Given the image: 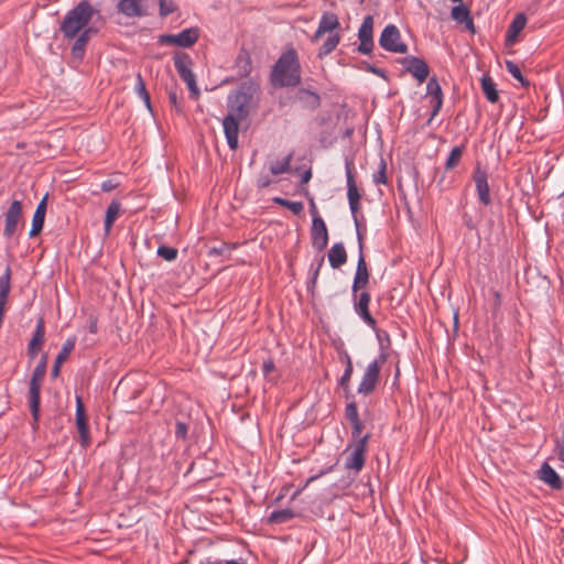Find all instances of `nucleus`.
<instances>
[{"mask_svg":"<svg viewBox=\"0 0 564 564\" xmlns=\"http://www.w3.org/2000/svg\"><path fill=\"white\" fill-rule=\"evenodd\" d=\"M302 67L294 47H289L272 66L270 79L274 87H296L302 80Z\"/></svg>","mask_w":564,"mask_h":564,"instance_id":"f257e3e1","label":"nucleus"},{"mask_svg":"<svg viewBox=\"0 0 564 564\" xmlns=\"http://www.w3.org/2000/svg\"><path fill=\"white\" fill-rule=\"evenodd\" d=\"M97 13L98 10H96L88 0L79 1L74 8L67 11L59 23V31L64 39L73 40L79 32L89 29V22L94 14Z\"/></svg>","mask_w":564,"mask_h":564,"instance_id":"f03ea898","label":"nucleus"},{"mask_svg":"<svg viewBox=\"0 0 564 564\" xmlns=\"http://www.w3.org/2000/svg\"><path fill=\"white\" fill-rule=\"evenodd\" d=\"M47 354H43L33 369L29 382V408L32 416V427L35 430L40 422L41 389L47 369Z\"/></svg>","mask_w":564,"mask_h":564,"instance_id":"7ed1b4c3","label":"nucleus"},{"mask_svg":"<svg viewBox=\"0 0 564 564\" xmlns=\"http://www.w3.org/2000/svg\"><path fill=\"white\" fill-rule=\"evenodd\" d=\"M256 91L257 86L251 83H243L237 89L230 91L227 97L228 112L240 118H247Z\"/></svg>","mask_w":564,"mask_h":564,"instance_id":"20e7f679","label":"nucleus"},{"mask_svg":"<svg viewBox=\"0 0 564 564\" xmlns=\"http://www.w3.org/2000/svg\"><path fill=\"white\" fill-rule=\"evenodd\" d=\"M345 172H346V184H347V198L349 204V209L355 223V227L361 226V219L364 220V217H359L360 213V199L361 194L357 187L356 181H355V164L354 160L350 158L345 159Z\"/></svg>","mask_w":564,"mask_h":564,"instance_id":"39448f33","label":"nucleus"},{"mask_svg":"<svg viewBox=\"0 0 564 564\" xmlns=\"http://www.w3.org/2000/svg\"><path fill=\"white\" fill-rule=\"evenodd\" d=\"M174 67L181 77V79L187 85L189 90V97L197 99L199 96V89L196 84V76L193 73V59L185 52H175L173 55Z\"/></svg>","mask_w":564,"mask_h":564,"instance_id":"423d86ee","label":"nucleus"},{"mask_svg":"<svg viewBox=\"0 0 564 564\" xmlns=\"http://www.w3.org/2000/svg\"><path fill=\"white\" fill-rule=\"evenodd\" d=\"M387 361V355L381 352L366 367L361 380L357 388V393L364 397L372 394L380 381L381 367Z\"/></svg>","mask_w":564,"mask_h":564,"instance_id":"0eeeda50","label":"nucleus"},{"mask_svg":"<svg viewBox=\"0 0 564 564\" xmlns=\"http://www.w3.org/2000/svg\"><path fill=\"white\" fill-rule=\"evenodd\" d=\"M370 440V434L364 435L354 444H349L344 453H348L351 449L350 455L347 457L345 462V468L348 470H354L358 474L365 466L366 463V453L367 445Z\"/></svg>","mask_w":564,"mask_h":564,"instance_id":"6e6552de","label":"nucleus"},{"mask_svg":"<svg viewBox=\"0 0 564 564\" xmlns=\"http://www.w3.org/2000/svg\"><path fill=\"white\" fill-rule=\"evenodd\" d=\"M370 301L371 295L366 289L357 292L351 291V302L355 313L368 327L376 330L377 321L369 311Z\"/></svg>","mask_w":564,"mask_h":564,"instance_id":"1a4fd4ad","label":"nucleus"},{"mask_svg":"<svg viewBox=\"0 0 564 564\" xmlns=\"http://www.w3.org/2000/svg\"><path fill=\"white\" fill-rule=\"evenodd\" d=\"M380 46L392 53H406L408 45L401 41L399 29L394 24H388L381 32L379 39Z\"/></svg>","mask_w":564,"mask_h":564,"instance_id":"9d476101","label":"nucleus"},{"mask_svg":"<svg viewBox=\"0 0 564 564\" xmlns=\"http://www.w3.org/2000/svg\"><path fill=\"white\" fill-rule=\"evenodd\" d=\"M199 37L198 28H188L177 34H162L159 37L160 44L175 45L180 47L193 46Z\"/></svg>","mask_w":564,"mask_h":564,"instance_id":"9b49d317","label":"nucleus"},{"mask_svg":"<svg viewBox=\"0 0 564 564\" xmlns=\"http://www.w3.org/2000/svg\"><path fill=\"white\" fill-rule=\"evenodd\" d=\"M488 178V172L480 165L479 162H477L473 171V180L475 182L478 200L484 206H489L492 202Z\"/></svg>","mask_w":564,"mask_h":564,"instance_id":"f8f14e48","label":"nucleus"},{"mask_svg":"<svg viewBox=\"0 0 564 564\" xmlns=\"http://www.w3.org/2000/svg\"><path fill=\"white\" fill-rule=\"evenodd\" d=\"M358 39L360 44L358 52L361 54H370L375 47L373 42V18L372 15H366L358 31Z\"/></svg>","mask_w":564,"mask_h":564,"instance_id":"ddd939ff","label":"nucleus"},{"mask_svg":"<svg viewBox=\"0 0 564 564\" xmlns=\"http://www.w3.org/2000/svg\"><path fill=\"white\" fill-rule=\"evenodd\" d=\"M21 217L22 203L14 199L4 214L3 236L6 238H11L18 231Z\"/></svg>","mask_w":564,"mask_h":564,"instance_id":"4468645a","label":"nucleus"},{"mask_svg":"<svg viewBox=\"0 0 564 564\" xmlns=\"http://www.w3.org/2000/svg\"><path fill=\"white\" fill-rule=\"evenodd\" d=\"M311 240L312 246L318 252H322L328 245V230L322 217L312 219Z\"/></svg>","mask_w":564,"mask_h":564,"instance_id":"2eb2a0df","label":"nucleus"},{"mask_svg":"<svg viewBox=\"0 0 564 564\" xmlns=\"http://www.w3.org/2000/svg\"><path fill=\"white\" fill-rule=\"evenodd\" d=\"M76 426L79 433V443L82 447L86 448L90 443L89 427L83 400L79 395L76 397V412H75Z\"/></svg>","mask_w":564,"mask_h":564,"instance_id":"dca6fc26","label":"nucleus"},{"mask_svg":"<svg viewBox=\"0 0 564 564\" xmlns=\"http://www.w3.org/2000/svg\"><path fill=\"white\" fill-rule=\"evenodd\" d=\"M401 64L404 66L406 72L419 80V83H423L429 77V65L420 57L405 56L402 58Z\"/></svg>","mask_w":564,"mask_h":564,"instance_id":"f3484780","label":"nucleus"},{"mask_svg":"<svg viewBox=\"0 0 564 564\" xmlns=\"http://www.w3.org/2000/svg\"><path fill=\"white\" fill-rule=\"evenodd\" d=\"M243 119L245 118L228 112L223 120L224 133L230 150L238 148L239 122Z\"/></svg>","mask_w":564,"mask_h":564,"instance_id":"a211bd4d","label":"nucleus"},{"mask_svg":"<svg viewBox=\"0 0 564 564\" xmlns=\"http://www.w3.org/2000/svg\"><path fill=\"white\" fill-rule=\"evenodd\" d=\"M45 341V322L44 317L40 316L36 321L32 338L28 344V356L34 359L42 349Z\"/></svg>","mask_w":564,"mask_h":564,"instance_id":"6ab92c4d","label":"nucleus"},{"mask_svg":"<svg viewBox=\"0 0 564 564\" xmlns=\"http://www.w3.org/2000/svg\"><path fill=\"white\" fill-rule=\"evenodd\" d=\"M340 360L345 364V367L344 373L338 379L337 384L339 388L344 390L345 399L349 400L354 398V394L351 393L350 390V379L354 373V365L350 355L346 350H343Z\"/></svg>","mask_w":564,"mask_h":564,"instance_id":"aec40b11","label":"nucleus"},{"mask_svg":"<svg viewBox=\"0 0 564 564\" xmlns=\"http://www.w3.org/2000/svg\"><path fill=\"white\" fill-rule=\"evenodd\" d=\"M370 273L368 270V265L365 259V254H358V261L356 267V272L351 285V291H360L367 289L369 284Z\"/></svg>","mask_w":564,"mask_h":564,"instance_id":"412c9836","label":"nucleus"},{"mask_svg":"<svg viewBox=\"0 0 564 564\" xmlns=\"http://www.w3.org/2000/svg\"><path fill=\"white\" fill-rule=\"evenodd\" d=\"M538 477L540 480L549 485L552 489L560 490L563 488V481L555 469L544 462L539 469Z\"/></svg>","mask_w":564,"mask_h":564,"instance_id":"4be33fe9","label":"nucleus"},{"mask_svg":"<svg viewBox=\"0 0 564 564\" xmlns=\"http://www.w3.org/2000/svg\"><path fill=\"white\" fill-rule=\"evenodd\" d=\"M118 15L126 19H134L141 17V0H118L116 4Z\"/></svg>","mask_w":564,"mask_h":564,"instance_id":"5701e85b","label":"nucleus"},{"mask_svg":"<svg viewBox=\"0 0 564 564\" xmlns=\"http://www.w3.org/2000/svg\"><path fill=\"white\" fill-rule=\"evenodd\" d=\"M76 345V337H68L62 346L61 351L57 354L54 365L51 370V377L53 379L59 376L62 364L68 358L69 354L74 350Z\"/></svg>","mask_w":564,"mask_h":564,"instance_id":"b1692460","label":"nucleus"},{"mask_svg":"<svg viewBox=\"0 0 564 564\" xmlns=\"http://www.w3.org/2000/svg\"><path fill=\"white\" fill-rule=\"evenodd\" d=\"M296 100L301 102L304 109L310 111L316 110L321 106V97L316 91L307 88H300L296 91Z\"/></svg>","mask_w":564,"mask_h":564,"instance_id":"393cba45","label":"nucleus"},{"mask_svg":"<svg viewBox=\"0 0 564 564\" xmlns=\"http://www.w3.org/2000/svg\"><path fill=\"white\" fill-rule=\"evenodd\" d=\"M46 200H47V195H45L41 199V202L37 204V206L35 208V212H34L33 218H32V226H31V229L29 232V236L31 238L36 236L43 229L44 221H45L46 207H47Z\"/></svg>","mask_w":564,"mask_h":564,"instance_id":"a878e982","label":"nucleus"},{"mask_svg":"<svg viewBox=\"0 0 564 564\" xmlns=\"http://www.w3.org/2000/svg\"><path fill=\"white\" fill-rule=\"evenodd\" d=\"M95 33H97L96 28L85 29L83 32L78 33V35L75 37V42L72 46V54L74 57L83 58L85 51H86L87 43L90 40V36Z\"/></svg>","mask_w":564,"mask_h":564,"instance_id":"bb28decb","label":"nucleus"},{"mask_svg":"<svg viewBox=\"0 0 564 564\" xmlns=\"http://www.w3.org/2000/svg\"><path fill=\"white\" fill-rule=\"evenodd\" d=\"M527 17L518 13L508 26L506 34V44L512 45L517 42L519 33L525 28Z\"/></svg>","mask_w":564,"mask_h":564,"instance_id":"cd10ccee","label":"nucleus"},{"mask_svg":"<svg viewBox=\"0 0 564 564\" xmlns=\"http://www.w3.org/2000/svg\"><path fill=\"white\" fill-rule=\"evenodd\" d=\"M329 265L338 269L347 262V252L343 242L334 243L327 253Z\"/></svg>","mask_w":564,"mask_h":564,"instance_id":"c85d7f7f","label":"nucleus"},{"mask_svg":"<svg viewBox=\"0 0 564 564\" xmlns=\"http://www.w3.org/2000/svg\"><path fill=\"white\" fill-rule=\"evenodd\" d=\"M324 265V256L319 254L313 259L308 269V280L306 282V290L308 293L314 294L317 284L319 271Z\"/></svg>","mask_w":564,"mask_h":564,"instance_id":"c756f323","label":"nucleus"},{"mask_svg":"<svg viewBox=\"0 0 564 564\" xmlns=\"http://www.w3.org/2000/svg\"><path fill=\"white\" fill-rule=\"evenodd\" d=\"M235 68L240 77H248L252 72V61L247 50H240L235 61Z\"/></svg>","mask_w":564,"mask_h":564,"instance_id":"7c9ffc66","label":"nucleus"},{"mask_svg":"<svg viewBox=\"0 0 564 564\" xmlns=\"http://www.w3.org/2000/svg\"><path fill=\"white\" fill-rule=\"evenodd\" d=\"M480 84L486 99L491 104L497 102L499 100V94L492 78L489 75H484L480 79Z\"/></svg>","mask_w":564,"mask_h":564,"instance_id":"2f4dec72","label":"nucleus"},{"mask_svg":"<svg viewBox=\"0 0 564 564\" xmlns=\"http://www.w3.org/2000/svg\"><path fill=\"white\" fill-rule=\"evenodd\" d=\"M293 155L294 152L291 151L283 160L272 162L270 164V172L273 175H280L290 172Z\"/></svg>","mask_w":564,"mask_h":564,"instance_id":"473e14b6","label":"nucleus"},{"mask_svg":"<svg viewBox=\"0 0 564 564\" xmlns=\"http://www.w3.org/2000/svg\"><path fill=\"white\" fill-rule=\"evenodd\" d=\"M318 26H321L322 31L332 32L340 26L338 17L332 12H324L321 17Z\"/></svg>","mask_w":564,"mask_h":564,"instance_id":"72a5a7b5","label":"nucleus"},{"mask_svg":"<svg viewBox=\"0 0 564 564\" xmlns=\"http://www.w3.org/2000/svg\"><path fill=\"white\" fill-rule=\"evenodd\" d=\"M465 144L454 147L445 162V170L449 171L456 167L465 152Z\"/></svg>","mask_w":564,"mask_h":564,"instance_id":"f704fd0d","label":"nucleus"},{"mask_svg":"<svg viewBox=\"0 0 564 564\" xmlns=\"http://www.w3.org/2000/svg\"><path fill=\"white\" fill-rule=\"evenodd\" d=\"M295 517L293 510L291 509H281L272 511L269 517V522L274 524H281L290 521Z\"/></svg>","mask_w":564,"mask_h":564,"instance_id":"c9c22d12","label":"nucleus"},{"mask_svg":"<svg viewBox=\"0 0 564 564\" xmlns=\"http://www.w3.org/2000/svg\"><path fill=\"white\" fill-rule=\"evenodd\" d=\"M426 95L432 99H444L442 87L435 76L431 77L426 84Z\"/></svg>","mask_w":564,"mask_h":564,"instance_id":"e433bc0d","label":"nucleus"},{"mask_svg":"<svg viewBox=\"0 0 564 564\" xmlns=\"http://www.w3.org/2000/svg\"><path fill=\"white\" fill-rule=\"evenodd\" d=\"M120 212V204L118 202H111L106 210L105 216V229L107 231L110 230L112 227L115 220L117 219Z\"/></svg>","mask_w":564,"mask_h":564,"instance_id":"4c0bfd02","label":"nucleus"},{"mask_svg":"<svg viewBox=\"0 0 564 564\" xmlns=\"http://www.w3.org/2000/svg\"><path fill=\"white\" fill-rule=\"evenodd\" d=\"M506 68L511 76L517 79L522 87H529L530 82L522 75L520 67L512 61L506 62Z\"/></svg>","mask_w":564,"mask_h":564,"instance_id":"58836bf2","label":"nucleus"},{"mask_svg":"<svg viewBox=\"0 0 564 564\" xmlns=\"http://www.w3.org/2000/svg\"><path fill=\"white\" fill-rule=\"evenodd\" d=\"M273 202L282 207L290 209L294 215H300L304 209L302 202L289 200L282 197H274Z\"/></svg>","mask_w":564,"mask_h":564,"instance_id":"ea45409f","label":"nucleus"},{"mask_svg":"<svg viewBox=\"0 0 564 564\" xmlns=\"http://www.w3.org/2000/svg\"><path fill=\"white\" fill-rule=\"evenodd\" d=\"M339 41H340L339 34L336 33V34L329 35L328 39L324 42V44L321 46L318 56L322 57V56H326V55L330 54L336 48V46L339 44Z\"/></svg>","mask_w":564,"mask_h":564,"instance_id":"a19ab883","label":"nucleus"},{"mask_svg":"<svg viewBox=\"0 0 564 564\" xmlns=\"http://www.w3.org/2000/svg\"><path fill=\"white\" fill-rule=\"evenodd\" d=\"M470 10L465 4L456 6L451 11L452 19L462 24L470 17Z\"/></svg>","mask_w":564,"mask_h":564,"instance_id":"79ce46f5","label":"nucleus"},{"mask_svg":"<svg viewBox=\"0 0 564 564\" xmlns=\"http://www.w3.org/2000/svg\"><path fill=\"white\" fill-rule=\"evenodd\" d=\"M156 254L167 262L175 261L178 254V250L174 247L160 245L156 249Z\"/></svg>","mask_w":564,"mask_h":564,"instance_id":"37998d69","label":"nucleus"},{"mask_svg":"<svg viewBox=\"0 0 564 564\" xmlns=\"http://www.w3.org/2000/svg\"><path fill=\"white\" fill-rule=\"evenodd\" d=\"M372 181L376 185L388 183L387 163L382 158L380 159L378 171L372 175Z\"/></svg>","mask_w":564,"mask_h":564,"instance_id":"c03bdc74","label":"nucleus"},{"mask_svg":"<svg viewBox=\"0 0 564 564\" xmlns=\"http://www.w3.org/2000/svg\"><path fill=\"white\" fill-rule=\"evenodd\" d=\"M159 13L161 18H165L169 14L177 10V6L174 0H159Z\"/></svg>","mask_w":564,"mask_h":564,"instance_id":"a18cd8bd","label":"nucleus"},{"mask_svg":"<svg viewBox=\"0 0 564 564\" xmlns=\"http://www.w3.org/2000/svg\"><path fill=\"white\" fill-rule=\"evenodd\" d=\"M334 468H335V465L328 466V467H326V468H324V469H321V470L318 471V474H316V475H313V476L308 477V478H307V480L305 481L304 486H303L301 489H297V490L293 494V496H292V498H291V499H294V498H295V497H296V496H297V495H299L303 489H305V488H306L311 482L315 481L316 479H318L319 477H322V476H324V475H326V474H328V473H332V471L334 470Z\"/></svg>","mask_w":564,"mask_h":564,"instance_id":"49530a36","label":"nucleus"},{"mask_svg":"<svg viewBox=\"0 0 564 564\" xmlns=\"http://www.w3.org/2000/svg\"><path fill=\"white\" fill-rule=\"evenodd\" d=\"M345 417L349 421V422H352V421H357L359 420V414H358V406H357V403L355 401H350L346 404V408H345Z\"/></svg>","mask_w":564,"mask_h":564,"instance_id":"de8ad7c7","label":"nucleus"},{"mask_svg":"<svg viewBox=\"0 0 564 564\" xmlns=\"http://www.w3.org/2000/svg\"><path fill=\"white\" fill-rule=\"evenodd\" d=\"M351 425V437L355 442H357L359 438H361V432L364 429V423L359 419L357 421L349 422Z\"/></svg>","mask_w":564,"mask_h":564,"instance_id":"09e8293b","label":"nucleus"},{"mask_svg":"<svg viewBox=\"0 0 564 564\" xmlns=\"http://www.w3.org/2000/svg\"><path fill=\"white\" fill-rule=\"evenodd\" d=\"M431 105H432V112H431V116L427 120V124H430L432 122V120L438 115V112L441 111L442 109V106H443V99H432L430 100Z\"/></svg>","mask_w":564,"mask_h":564,"instance_id":"8fccbe9b","label":"nucleus"},{"mask_svg":"<svg viewBox=\"0 0 564 564\" xmlns=\"http://www.w3.org/2000/svg\"><path fill=\"white\" fill-rule=\"evenodd\" d=\"M169 100L171 106L174 107L177 112L182 111L181 100L178 98L176 90L169 91Z\"/></svg>","mask_w":564,"mask_h":564,"instance_id":"3c124183","label":"nucleus"},{"mask_svg":"<svg viewBox=\"0 0 564 564\" xmlns=\"http://www.w3.org/2000/svg\"><path fill=\"white\" fill-rule=\"evenodd\" d=\"M119 183L113 178H108L101 182L100 189L105 193H109L117 188Z\"/></svg>","mask_w":564,"mask_h":564,"instance_id":"603ef678","label":"nucleus"},{"mask_svg":"<svg viewBox=\"0 0 564 564\" xmlns=\"http://www.w3.org/2000/svg\"><path fill=\"white\" fill-rule=\"evenodd\" d=\"M230 250L226 242H221L219 246L212 247L209 249V256H221L225 251Z\"/></svg>","mask_w":564,"mask_h":564,"instance_id":"864d4df0","label":"nucleus"},{"mask_svg":"<svg viewBox=\"0 0 564 564\" xmlns=\"http://www.w3.org/2000/svg\"><path fill=\"white\" fill-rule=\"evenodd\" d=\"M175 435L177 438L184 440L187 435V425L183 422H177L175 425Z\"/></svg>","mask_w":564,"mask_h":564,"instance_id":"5fc2aeb1","label":"nucleus"},{"mask_svg":"<svg viewBox=\"0 0 564 564\" xmlns=\"http://www.w3.org/2000/svg\"><path fill=\"white\" fill-rule=\"evenodd\" d=\"M202 564H246V561L243 558H237V560H229V561H210L207 560L206 562H203Z\"/></svg>","mask_w":564,"mask_h":564,"instance_id":"6e6d98bb","label":"nucleus"},{"mask_svg":"<svg viewBox=\"0 0 564 564\" xmlns=\"http://www.w3.org/2000/svg\"><path fill=\"white\" fill-rule=\"evenodd\" d=\"M271 178L269 175H260L257 180V187L262 189L268 187L271 184Z\"/></svg>","mask_w":564,"mask_h":564,"instance_id":"4d7b16f0","label":"nucleus"},{"mask_svg":"<svg viewBox=\"0 0 564 564\" xmlns=\"http://www.w3.org/2000/svg\"><path fill=\"white\" fill-rule=\"evenodd\" d=\"M555 453H556L558 460L562 464L561 467L564 468V444L555 442Z\"/></svg>","mask_w":564,"mask_h":564,"instance_id":"13d9d810","label":"nucleus"},{"mask_svg":"<svg viewBox=\"0 0 564 564\" xmlns=\"http://www.w3.org/2000/svg\"><path fill=\"white\" fill-rule=\"evenodd\" d=\"M359 227H356L357 240H358V254L364 253V232Z\"/></svg>","mask_w":564,"mask_h":564,"instance_id":"bf43d9fd","label":"nucleus"},{"mask_svg":"<svg viewBox=\"0 0 564 564\" xmlns=\"http://www.w3.org/2000/svg\"><path fill=\"white\" fill-rule=\"evenodd\" d=\"M275 369V365L272 360H267L262 364V372L264 376H268Z\"/></svg>","mask_w":564,"mask_h":564,"instance_id":"052dcab7","label":"nucleus"},{"mask_svg":"<svg viewBox=\"0 0 564 564\" xmlns=\"http://www.w3.org/2000/svg\"><path fill=\"white\" fill-rule=\"evenodd\" d=\"M366 69L375 75H378L380 77H386V73L382 68H378L373 65H367Z\"/></svg>","mask_w":564,"mask_h":564,"instance_id":"680f3d73","label":"nucleus"},{"mask_svg":"<svg viewBox=\"0 0 564 564\" xmlns=\"http://www.w3.org/2000/svg\"><path fill=\"white\" fill-rule=\"evenodd\" d=\"M462 24H464L465 29L471 33H475L476 30H475V23H474V20H473V17L470 15L465 22H463Z\"/></svg>","mask_w":564,"mask_h":564,"instance_id":"e2e57ef3","label":"nucleus"},{"mask_svg":"<svg viewBox=\"0 0 564 564\" xmlns=\"http://www.w3.org/2000/svg\"><path fill=\"white\" fill-rule=\"evenodd\" d=\"M134 91L141 97V72L135 74Z\"/></svg>","mask_w":564,"mask_h":564,"instance_id":"0e129e2a","label":"nucleus"},{"mask_svg":"<svg viewBox=\"0 0 564 564\" xmlns=\"http://www.w3.org/2000/svg\"><path fill=\"white\" fill-rule=\"evenodd\" d=\"M310 213L312 217H321L316 207V204L313 198H310Z\"/></svg>","mask_w":564,"mask_h":564,"instance_id":"69168bd1","label":"nucleus"},{"mask_svg":"<svg viewBox=\"0 0 564 564\" xmlns=\"http://www.w3.org/2000/svg\"><path fill=\"white\" fill-rule=\"evenodd\" d=\"M463 219H464V224H465V226H466L467 228H469V229H475V224H474V221H473V219H471V217H470V216H468L467 214H465V215L463 216Z\"/></svg>","mask_w":564,"mask_h":564,"instance_id":"338daca9","label":"nucleus"},{"mask_svg":"<svg viewBox=\"0 0 564 564\" xmlns=\"http://www.w3.org/2000/svg\"><path fill=\"white\" fill-rule=\"evenodd\" d=\"M312 177V171L311 170H306L303 174H302V177H301V183L302 184H306L310 182Z\"/></svg>","mask_w":564,"mask_h":564,"instance_id":"774afa93","label":"nucleus"}]
</instances>
